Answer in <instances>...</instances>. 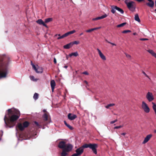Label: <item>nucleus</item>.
<instances>
[{
  "mask_svg": "<svg viewBox=\"0 0 156 156\" xmlns=\"http://www.w3.org/2000/svg\"><path fill=\"white\" fill-rule=\"evenodd\" d=\"M98 147V144H89V148L91 149L94 153L96 154H97L96 148Z\"/></svg>",
  "mask_w": 156,
  "mask_h": 156,
  "instance_id": "obj_7",
  "label": "nucleus"
},
{
  "mask_svg": "<svg viewBox=\"0 0 156 156\" xmlns=\"http://www.w3.org/2000/svg\"><path fill=\"white\" fill-rule=\"evenodd\" d=\"M133 34L134 35H136V33H133Z\"/></svg>",
  "mask_w": 156,
  "mask_h": 156,
  "instance_id": "obj_62",
  "label": "nucleus"
},
{
  "mask_svg": "<svg viewBox=\"0 0 156 156\" xmlns=\"http://www.w3.org/2000/svg\"><path fill=\"white\" fill-rule=\"evenodd\" d=\"M43 111L44 112H46V110L45 109H44Z\"/></svg>",
  "mask_w": 156,
  "mask_h": 156,
  "instance_id": "obj_61",
  "label": "nucleus"
},
{
  "mask_svg": "<svg viewBox=\"0 0 156 156\" xmlns=\"http://www.w3.org/2000/svg\"><path fill=\"white\" fill-rule=\"evenodd\" d=\"M84 82L86 84H88V82H87V81L86 80H84Z\"/></svg>",
  "mask_w": 156,
  "mask_h": 156,
  "instance_id": "obj_57",
  "label": "nucleus"
},
{
  "mask_svg": "<svg viewBox=\"0 0 156 156\" xmlns=\"http://www.w3.org/2000/svg\"><path fill=\"white\" fill-rule=\"evenodd\" d=\"M140 40L141 41H145V40H148V39L147 38H140Z\"/></svg>",
  "mask_w": 156,
  "mask_h": 156,
  "instance_id": "obj_49",
  "label": "nucleus"
},
{
  "mask_svg": "<svg viewBox=\"0 0 156 156\" xmlns=\"http://www.w3.org/2000/svg\"><path fill=\"white\" fill-rule=\"evenodd\" d=\"M29 125V123L27 122H25L23 123V126H24V128L27 127Z\"/></svg>",
  "mask_w": 156,
  "mask_h": 156,
  "instance_id": "obj_33",
  "label": "nucleus"
},
{
  "mask_svg": "<svg viewBox=\"0 0 156 156\" xmlns=\"http://www.w3.org/2000/svg\"><path fill=\"white\" fill-rule=\"evenodd\" d=\"M150 2L147 3V5L151 7H153L154 5V2L152 0L149 1Z\"/></svg>",
  "mask_w": 156,
  "mask_h": 156,
  "instance_id": "obj_18",
  "label": "nucleus"
},
{
  "mask_svg": "<svg viewBox=\"0 0 156 156\" xmlns=\"http://www.w3.org/2000/svg\"><path fill=\"white\" fill-rule=\"evenodd\" d=\"M117 121V119H116L114 121H112L111 122H110V123L111 124H113L114 123H115V122H116Z\"/></svg>",
  "mask_w": 156,
  "mask_h": 156,
  "instance_id": "obj_46",
  "label": "nucleus"
},
{
  "mask_svg": "<svg viewBox=\"0 0 156 156\" xmlns=\"http://www.w3.org/2000/svg\"><path fill=\"white\" fill-rule=\"evenodd\" d=\"M123 126V125H120V126H116L114 127V129H119V128H122V127Z\"/></svg>",
  "mask_w": 156,
  "mask_h": 156,
  "instance_id": "obj_42",
  "label": "nucleus"
},
{
  "mask_svg": "<svg viewBox=\"0 0 156 156\" xmlns=\"http://www.w3.org/2000/svg\"><path fill=\"white\" fill-rule=\"evenodd\" d=\"M146 98L147 101L149 102H151L154 99V97L152 92H148L146 96Z\"/></svg>",
  "mask_w": 156,
  "mask_h": 156,
  "instance_id": "obj_6",
  "label": "nucleus"
},
{
  "mask_svg": "<svg viewBox=\"0 0 156 156\" xmlns=\"http://www.w3.org/2000/svg\"><path fill=\"white\" fill-rule=\"evenodd\" d=\"M83 74H85L86 75H88L89 73L87 71H84L82 73Z\"/></svg>",
  "mask_w": 156,
  "mask_h": 156,
  "instance_id": "obj_47",
  "label": "nucleus"
},
{
  "mask_svg": "<svg viewBox=\"0 0 156 156\" xmlns=\"http://www.w3.org/2000/svg\"><path fill=\"white\" fill-rule=\"evenodd\" d=\"M31 65L32 66L34 69L35 68L36 66L34 65L32 61L31 62Z\"/></svg>",
  "mask_w": 156,
  "mask_h": 156,
  "instance_id": "obj_45",
  "label": "nucleus"
},
{
  "mask_svg": "<svg viewBox=\"0 0 156 156\" xmlns=\"http://www.w3.org/2000/svg\"><path fill=\"white\" fill-rule=\"evenodd\" d=\"M71 42L72 44V46H73V44L77 45V44H79L80 43V41H74L73 42Z\"/></svg>",
  "mask_w": 156,
  "mask_h": 156,
  "instance_id": "obj_32",
  "label": "nucleus"
},
{
  "mask_svg": "<svg viewBox=\"0 0 156 156\" xmlns=\"http://www.w3.org/2000/svg\"><path fill=\"white\" fill-rule=\"evenodd\" d=\"M126 24V23H121L120 24L118 25H117V27H123Z\"/></svg>",
  "mask_w": 156,
  "mask_h": 156,
  "instance_id": "obj_36",
  "label": "nucleus"
},
{
  "mask_svg": "<svg viewBox=\"0 0 156 156\" xmlns=\"http://www.w3.org/2000/svg\"><path fill=\"white\" fill-rule=\"evenodd\" d=\"M54 62L55 64H56L57 62L56 59L55 58H54Z\"/></svg>",
  "mask_w": 156,
  "mask_h": 156,
  "instance_id": "obj_52",
  "label": "nucleus"
},
{
  "mask_svg": "<svg viewBox=\"0 0 156 156\" xmlns=\"http://www.w3.org/2000/svg\"><path fill=\"white\" fill-rule=\"evenodd\" d=\"M67 153L65 150H62V151L61 154V156H66Z\"/></svg>",
  "mask_w": 156,
  "mask_h": 156,
  "instance_id": "obj_37",
  "label": "nucleus"
},
{
  "mask_svg": "<svg viewBox=\"0 0 156 156\" xmlns=\"http://www.w3.org/2000/svg\"><path fill=\"white\" fill-rule=\"evenodd\" d=\"M7 73L6 66L4 64L0 66V78H5Z\"/></svg>",
  "mask_w": 156,
  "mask_h": 156,
  "instance_id": "obj_3",
  "label": "nucleus"
},
{
  "mask_svg": "<svg viewBox=\"0 0 156 156\" xmlns=\"http://www.w3.org/2000/svg\"><path fill=\"white\" fill-rule=\"evenodd\" d=\"M106 41L108 43L111 44L113 46H116V44H115L111 42H109V41H107V40H106Z\"/></svg>",
  "mask_w": 156,
  "mask_h": 156,
  "instance_id": "obj_43",
  "label": "nucleus"
},
{
  "mask_svg": "<svg viewBox=\"0 0 156 156\" xmlns=\"http://www.w3.org/2000/svg\"><path fill=\"white\" fill-rule=\"evenodd\" d=\"M36 22L40 25H42L46 27H47V26L41 19H39L37 20Z\"/></svg>",
  "mask_w": 156,
  "mask_h": 156,
  "instance_id": "obj_13",
  "label": "nucleus"
},
{
  "mask_svg": "<svg viewBox=\"0 0 156 156\" xmlns=\"http://www.w3.org/2000/svg\"><path fill=\"white\" fill-rule=\"evenodd\" d=\"M107 16V15L106 14H105L104 15L99 17H98V20H100L104 19Z\"/></svg>",
  "mask_w": 156,
  "mask_h": 156,
  "instance_id": "obj_26",
  "label": "nucleus"
},
{
  "mask_svg": "<svg viewBox=\"0 0 156 156\" xmlns=\"http://www.w3.org/2000/svg\"><path fill=\"white\" fill-rule=\"evenodd\" d=\"M30 78L31 80L33 81H36L37 80V79H35L34 77V76H30Z\"/></svg>",
  "mask_w": 156,
  "mask_h": 156,
  "instance_id": "obj_39",
  "label": "nucleus"
},
{
  "mask_svg": "<svg viewBox=\"0 0 156 156\" xmlns=\"http://www.w3.org/2000/svg\"><path fill=\"white\" fill-rule=\"evenodd\" d=\"M116 6H114V5L111 6V7L112 8V10H111V12L113 14L115 13V10H116Z\"/></svg>",
  "mask_w": 156,
  "mask_h": 156,
  "instance_id": "obj_17",
  "label": "nucleus"
},
{
  "mask_svg": "<svg viewBox=\"0 0 156 156\" xmlns=\"http://www.w3.org/2000/svg\"><path fill=\"white\" fill-rule=\"evenodd\" d=\"M126 56L128 58H130L131 57V56L129 54H126Z\"/></svg>",
  "mask_w": 156,
  "mask_h": 156,
  "instance_id": "obj_50",
  "label": "nucleus"
},
{
  "mask_svg": "<svg viewBox=\"0 0 156 156\" xmlns=\"http://www.w3.org/2000/svg\"><path fill=\"white\" fill-rule=\"evenodd\" d=\"M64 123L65 125L70 129L73 130V128L72 126H71L69 124H68L66 121H64Z\"/></svg>",
  "mask_w": 156,
  "mask_h": 156,
  "instance_id": "obj_24",
  "label": "nucleus"
},
{
  "mask_svg": "<svg viewBox=\"0 0 156 156\" xmlns=\"http://www.w3.org/2000/svg\"><path fill=\"white\" fill-rule=\"evenodd\" d=\"M52 20V19L51 18H49L45 20L44 21L45 23H48Z\"/></svg>",
  "mask_w": 156,
  "mask_h": 156,
  "instance_id": "obj_28",
  "label": "nucleus"
},
{
  "mask_svg": "<svg viewBox=\"0 0 156 156\" xmlns=\"http://www.w3.org/2000/svg\"><path fill=\"white\" fill-rule=\"evenodd\" d=\"M58 146L59 148L63 149V150H65L66 152L71 151L73 148V146L71 144H66V142L64 141L60 142Z\"/></svg>",
  "mask_w": 156,
  "mask_h": 156,
  "instance_id": "obj_2",
  "label": "nucleus"
},
{
  "mask_svg": "<svg viewBox=\"0 0 156 156\" xmlns=\"http://www.w3.org/2000/svg\"><path fill=\"white\" fill-rule=\"evenodd\" d=\"M83 33H81V34H80V36H81V35H83Z\"/></svg>",
  "mask_w": 156,
  "mask_h": 156,
  "instance_id": "obj_59",
  "label": "nucleus"
},
{
  "mask_svg": "<svg viewBox=\"0 0 156 156\" xmlns=\"http://www.w3.org/2000/svg\"><path fill=\"white\" fill-rule=\"evenodd\" d=\"M107 16V15L106 14H105L104 15L99 17H98V20H100L104 19Z\"/></svg>",
  "mask_w": 156,
  "mask_h": 156,
  "instance_id": "obj_27",
  "label": "nucleus"
},
{
  "mask_svg": "<svg viewBox=\"0 0 156 156\" xmlns=\"http://www.w3.org/2000/svg\"><path fill=\"white\" fill-rule=\"evenodd\" d=\"M152 104L153 105L152 108L154 111L156 110V104L153 102H152Z\"/></svg>",
  "mask_w": 156,
  "mask_h": 156,
  "instance_id": "obj_35",
  "label": "nucleus"
},
{
  "mask_svg": "<svg viewBox=\"0 0 156 156\" xmlns=\"http://www.w3.org/2000/svg\"><path fill=\"white\" fill-rule=\"evenodd\" d=\"M57 36H58L60 37V34H56L55 35V37H56Z\"/></svg>",
  "mask_w": 156,
  "mask_h": 156,
  "instance_id": "obj_54",
  "label": "nucleus"
},
{
  "mask_svg": "<svg viewBox=\"0 0 156 156\" xmlns=\"http://www.w3.org/2000/svg\"><path fill=\"white\" fill-rule=\"evenodd\" d=\"M152 136V135L151 134L147 135L144 138V141L142 142L143 144H144L148 142Z\"/></svg>",
  "mask_w": 156,
  "mask_h": 156,
  "instance_id": "obj_9",
  "label": "nucleus"
},
{
  "mask_svg": "<svg viewBox=\"0 0 156 156\" xmlns=\"http://www.w3.org/2000/svg\"><path fill=\"white\" fill-rule=\"evenodd\" d=\"M154 111V112H155V115H156V111Z\"/></svg>",
  "mask_w": 156,
  "mask_h": 156,
  "instance_id": "obj_64",
  "label": "nucleus"
},
{
  "mask_svg": "<svg viewBox=\"0 0 156 156\" xmlns=\"http://www.w3.org/2000/svg\"><path fill=\"white\" fill-rule=\"evenodd\" d=\"M97 30H98V29H100L101 28V27H97Z\"/></svg>",
  "mask_w": 156,
  "mask_h": 156,
  "instance_id": "obj_60",
  "label": "nucleus"
},
{
  "mask_svg": "<svg viewBox=\"0 0 156 156\" xmlns=\"http://www.w3.org/2000/svg\"><path fill=\"white\" fill-rule=\"evenodd\" d=\"M116 10L118 11L119 12L123 14L124 13V11L122 9H121L117 7L116 6Z\"/></svg>",
  "mask_w": 156,
  "mask_h": 156,
  "instance_id": "obj_30",
  "label": "nucleus"
},
{
  "mask_svg": "<svg viewBox=\"0 0 156 156\" xmlns=\"http://www.w3.org/2000/svg\"><path fill=\"white\" fill-rule=\"evenodd\" d=\"M93 31V30L92 28V29H89L88 30H86V32L87 33H90Z\"/></svg>",
  "mask_w": 156,
  "mask_h": 156,
  "instance_id": "obj_44",
  "label": "nucleus"
},
{
  "mask_svg": "<svg viewBox=\"0 0 156 156\" xmlns=\"http://www.w3.org/2000/svg\"><path fill=\"white\" fill-rule=\"evenodd\" d=\"M97 50L98 51V54L101 58L104 61L106 60V58L104 55L102 53L100 50L98 48H97Z\"/></svg>",
  "mask_w": 156,
  "mask_h": 156,
  "instance_id": "obj_10",
  "label": "nucleus"
},
{
  "mask_svg": "<svg viewBox=\"0 0 156 156\" xmlns=\"http://www.w3.org/2000/svg\"><path fill=\"white\" fill-rule=\"evenodd\" d=\"M92 20L93 21H95V20H98V17H96V18H93L92 19Z\"/></svg>",
  "mask_w": 156,
  "mask_h": 156,
  "instance_id": "obj_51",
  "label": "nucleus"
},
{
  "mask_svg": "<svg viewBox=\"0 0 156 156\" xmlns=\"http://www.w3.org/2000/svg\"><path fill=\"white\" fill-rule=\"evenodd\" d=\"M43 117L45 121L47 120L48 119V115L46 113H44L43 116Z\"/></svg>",
  "mask_w": 156,
  "mask_h": 156,
  "instance_id": "obj_29",
  "label": "nucleus"
},
{
  "mask_svg": "<svg viewBox=\"0 0 156 156\" xmlns=\"http://www.w3.org/2000/svg\"><path fill=\"white\" fill-rule=\"evenodd\" d=\"M68 67V66H64V68H66V69H67Z\"/></svg>",
  "mask_w": 156,
  "mask_h": 156,
  "instance_id": "obj_58",
  "label": "nucleus"
},
{
  "mask_svg": "<svg viewBox=\"0 0 156 156\" xmlns=\"http://www.w3.org/2000/svg\"><path fill=\"white\" fill-rule=\"evenodd\" d=\"M51 86V88L52 91L53 92L55 87V83L54 80H51L50 82Z\"/></svg>",
  "mask_w": 156,
  "mask_h": 156,
  "instance_id": "obj_14",
  "label": "nucleus"
},
{
  "mask_svg": "<svg viewBox=\"0 0 156 156\" xmlns=\"http://www.w3.org/2000/svg\"><path fill=\"white\" fill-rule=\"evenodd\" d=\"M141 107L142 109L145 113H148L150 112V109L148 105L144 101L142 102Z\"/></svg>",
  "mask_w": 156,
  "mask_h": 156,
  "instance_id": "obj_4",
  "label": "nucleus"
},
{
  "mask_svg": "<svg viewBox=\"0 0 156 156\" xmlns=\"http://www.w3.org/2000/svg\"><path fill=\"white\" fill-rule=\"evenodd\" d=\"M126 134V133H122L121 134V135H123V136H125Z\"/></svg>",
  "mask_w": 156,
  "mask_h": 156,
  "instance_id": "obj_53",
  "label": "nucleus"
},
{
  "mask_svg": "<svg viewBox=\"0 0 156 156\" xmlns=\"http://www.w3.org/2000/svg\"><path fill=\"white\" fill-rule=\"evenodd\" d=\"M37 66V67H36L35 68H34V69L37 73H42L43 71L42 68L41 67H39Z\"/></svg>",
  "mask_w": 156,
  "mask_h": 156,
  "instance_id": "obj_11",
  "label": "nucleus"
},
{
  "mask_svg": "<svg viewBox=\"0 0 156 156\" xmlns=\"http://www.w3.org/2000/svg\"><path fill=\"white\" fill-rule=\"evenodd\" d=\"M147 51L156 58V53L153 50L149 49L147 50Z\"/></svg>",
  "mask_w": 156,
  "mask_h": 156,
  "instance_id": "obj_15",
  "label": "nucleus"
},
{
  "mask_svg": "<svg viewBox=\"0 0 156 156\" xmlns=\"http://www.w3.org/2000/svg\"><path fill=\"white\" fill-rule=\"evenodd\" d=\"M34 123L36 125V126L38 128H41V126L39 124L38 122H34Z\"/></svg>",
  "mask_w": 156,
  "mask_h": 156,
  "instance_id": "obj_38",
  "label": "nucleus"
},
{
  "mask_svg": "<svg viewBox=\"0 0 156 156\" xmlns=\"http://www.w3.org/2000/svg\"><path fill=\"white\" fill-rule=\"evenodd\" d=\"M71 42H70L63 46V48L65 49H69L72 46Z\"/></svg>",
  "mask_w": 156,
  "mask_h": 156,
  "instance_id": "obj_16",
  "label": "nucleus"
},
{
  "mask_svg": "<svg viewBox=\"0 0 156 156\" xmlns=\"http://www.w3.org/2000/svg\"><path fill=\"white\" fill-rule=\"evenodd\" d=\"M125 2L128 8L131 11H133L135 9L134 7V3L133 2H129L128 0H126Z\"/></svg>",
  "mask_w": 156,
  "mask_h": 156,
  "instance_id": "obj_5",
  "label": "nucleus"
},
{
  "mask_svg": "<svg viewBox=\"0 0 156 156\" xmlns=\"http://www.w3.org/2000/svg\"><path fill=\"white\" fill-rule=\"evenodd\" d=\"M143 73L146 77H147L149 79H150L149 76L144 72H143Z\"/></svg>",
  "mask_w": 156,
  "mask_h": 156,
  "instance_id": "obj_48",
  "label": "nucleus"
},
{
  "mask_svg": "<svg viewBox=\"0 0 156 156\" xmlns=\"http://www.w3.org/2000/svg\"><path fill=\"white\" fill-rule=\"evenodd\" d=\"M9 112L8 117L9 118V120L11 122H14L17 120L20 116V111L16 109H8V110Z\"/></svg>",
  "mask_w": 156,
  "mask_h": 156,
  "instance_id": "obj_1",
  "label": "nucleus"
},
{
  "mask_svg": "<svg viewBox=\"0 0 156 156\" xmlns=\"http://www.w3.org/2000/svg\"><path fill=\"white\" fill-rule=\"evenodd\" d=\"M76 32V31L75 30H73L72 31H69L65 34L66 36H67L69 34H73Z\"/></svg>",
  "mask_w": 156,
  "mask_h": 156,
  "instance_id": "obj_21",
  "label": "nucleus"
},
{
  "mask_svg": "<svg viewBox=\"0 0 156 156\" xmlns=\"http://www.w3.org/2000/svg\"><path fill=\"white\" fill-rule=\"evenodd\" d=\"M131 31L129 30H125L122 32V33L123 34L127 33L129 32H130Z\"/></svg>",
  "mask_w": 156,
  "mask_h": 156,
  "instance_id": "obj_41",
  "label": "nucleus"
},
{
  "mask_svg": "<svg viewBox=\"0 0 156 156\" xmlns=\"http://www.w3.org/2000/svg\"><path fill=\"white\" fill-rule=\"evenodd\" d=\"M38 94L37 93H35L34 94L33 98L35 100H36L38 98Z\"/></svg>",
  "mask_w": 156,
  "mask_h": 156,
  "instance_id": "obj_25",
  "label": "nucleus"
},
{
  "mask_svg": "<svg viewBox=\"0 0 156 156\" xmlns=\"http://www.w3.org/2000/svg\"><path fill=\"white\" fill-rule=\"evenodd\" d=\"M134 19L135 20L139 22H140V19L138 15L137 14H136L135 15Z\"/></svg>",
  "mask_w": 156,
  "mask_h": 156,
  "instance_id": "obj_23",
  "label": "nucleus"
},
{
  "mask_svg": "<svg viewBox=\"0 0 156 156\" xmlns=\"http://www.w3.org/2000/svg\"><path fill=\"white\" fill-rule=\"evenodd\" d=\"M69 57V55H66V59H68Z\"/></svg>",
  "mask_w": 156,
  "mask_h": 156,
  "instance_id": "obj_56",
  "label": "nucleus"
},
{
  "mask_svg": "<svg viewBox=\"0 0 156 156\" xmlns=\"http://www.w3.org/2000/svg\"><path fill=\"white\" fill-rule=\"evenodd\" d=\"M68 117L69 120H72L76 118L77 116L76 115L69 113L68 115Z\"/></svg>",
  "mask_w": 156,
  "mask_h": 156,
  "instance_id": "obj_12",
  "label": "nucleus"
},
{
  "mask_svg": "<svg viewBox=\"0 0 156 156\" xmlns=\"http://www.w3.org/2000/svg\"><path fill=\"white\" fill-rule=\"evenodd\" d=\"M78 55V54L77 52L76 51L72 53L69 55L70 57H72V56H74L75 57H76Z\"/></svg>",
  "mask_w": 156,
  "mask_h": 156,
  "instance_id": "obj_20",
  "label": "nucleus"
},
{
  "mask_svg": "<svg viewBox=\"0 0 156 156\" xmlns=\"http://www.w3.org/2000/svg\"><path fill=\"white\" fill-rule=\"evenodd\" d=\"M92 29H93V30L94 31V30H97V27H95V28H92Z\"/></svg>",
  "mask_w": 156,
  "mask_h": 156,
  "instance_id": "obj_55",
  "label": "nucleus"
},
{
  "mask_svg": "<svg viewBox=\"0 0 156 156\" xmlns=\"http://www.w3.org/2000/svg\"><path fill=\"white\" fill-rule=\"evenodd\" d=\"M154 132L155 133H156V129H155L154 130Z\"/></svg>",
  "mask_w": 156,
  "mask_h": 156,
  "instance_id": "obj_63",
  "label": "nucleus"
},
{
  "mask_svg": "<svg viewBox=\"0 0 156 156\" xmlns=\"http://www.w3.org/2000/svg\"><path fill=\"white\" fill-rule=\"evenodd\" d=\"M17 127L18 128L21 130H23L25 128L24 126H23V124H22L21 123H19L18 124Z\"/></svg>",
  "mask_w": 156,
  "mask_h": 156,
  "instance_id": "obj_19",
  "label": "nucleus"
},
{
  "mask_svg": "<svg viewBox=\"0 0 156 156\" xmlns=\"http://www.w3.org/2000/svg\"><path fill=\"white\" fill-rule=\"evenodd\" d=\"M8 117V116H6V115H5L4 117V118L5 122V124H6V126L7 127H8L9 128H11V127H12V126L11 127V126H8V125L7 124V123H6V119H7L8 121H9V119Z\"/></svg>",
  "mask_w": 156,
  "mask_h": 156,
  "instance_id": "obj_22",
  "label": "nucleus"
},
{
  "mask_svg": "<svg viewBox=\"0 0 156 156\" xmlns=\"http://www.w3.org/2000/svg\"><path fill=\"white\" fill-rule=\"evenodd\" d=\"M83 150L81 147L77 149L76 151V153L73 154L72 156H78L80 155L83 152Z\"/></svg>",
  "mask_w": 156,
  "mask_h": 156,
  "instance_id": "obj_8",
  "label": "nucleus"
},
{
  "mask_svg": "<svg viewBox=\"0 0 156 156\" xmlns=\"http://www.w3.org/2000/svg\"><path fill=\"white\" fill-rule=\"evenodd\" d=\"M66 36L65 35V34H64L63 35H62V36H60V37H58L57 38V39H58V40H59V39H62V38L64 37H66Z\"/></svg>",
  "mask_w": 156,
  "mask_h": 156,
  "instance_id": "obj_40",
  "label": "nucleus"
},
{
  "mask_svg": "<svg viewBox=\"0 0 156 156\" xmlns=\"http://www.w3.org/2000/svg\"><path fill=\"white\" fill-rule=\"evenodd\" d=\"M81 147L83 148V150L84 149V148H87L88 147L89 148V144H85Z\"/></svg>",
  "mask_w": 156,
  "mask_h": 156,
  "instance_id": "obj_31",
  "label": "nucleus"
},
{
  "mask_svg": "<svg viewBox=\"0 0 156 156\" xmlns=\"http://www.w3.org/2000/svg\"><path fill=\"white\" fill-rule=\"evenodd\" d=\"M115 105V104L113 103L110 104L105 106V108H109L110 107L113 106Z\"/></svg>",
  "mask_w": 156,
  "mask_h": 156,
  "instance_id": "obj_34",
  "label": "nucleus"
}]
</instances>
